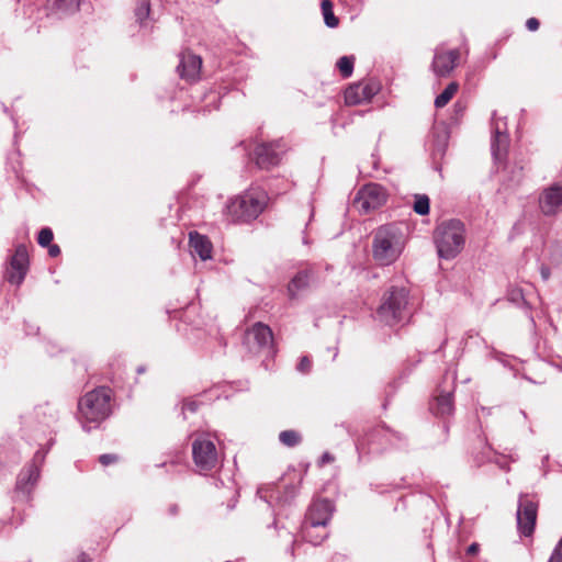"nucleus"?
I'll return each instance as SVG.
<instances>
[{
  "label": "nucleus",
  "instance_id": "nucleus-1",
  "mask_svg": "<svg viewBox=\"0 0 562 562\" xmlns=\"http://www.w3.org/2000/svg\"><path fill=\"white\" fill-rule=\"evenodd\" d=\"M78 409L82 428L86 431L97 428L111 414V390L101 386L88 392L79 400Z\"/></svg>",
  "mask_w": 562,
  "mask_h": 562
},
{
  "label": "nucleus",
  "instance_id": "nucleus-2",
  "mask_svg": "<svg viewBox=\"0 0 562 562\" xmlns=\"http://www.w3.org/2000/svg\"><path fill=\"white\" fill-rule=\"evenodd\" d=\"M411 315L409 291L398 285L387 288L376 310L379 321L387 326H395L406 322Z\"/></svg>",
  "mask_w": 562,
  "mask_h": 562
},
{
  "label": "nucleus",
  "instance_id": "nucleus-3",
  "mask_svg": "<svg viewBox=\"0 0 562 562\" xmlns=\"http://www.w3.org/2000/svg\"><path fill=\"white\" fill-rule=\"evenodd\" d=\"M467 231L460 220H446L439 223L434 231V243L439 258L454 259L464 248Z\"/></svg>",
  "mask_w": 562,
  "mask_h": 562
},
{
  "label": "nucleus",
  "instance_id": "nucleus-4",
  "mask_svg": "<svg viewBox=\"0 0 562 562\" xmlns=\"http://www.w3.org/2000/svg\"><path fill=\"white\" fill-rule=\"evenodd\" d=\"M405 247L401 229L394 225L379 227L372 239V256L380 266L395 262Z\"/></svg>",
  "mask_w": 562,
  "mask_h": 562
},
{
  "label": "nucleus",
  "instance_id": "nucleus-5",
  "mask_svg": "<svg viewBox=\"0 0 562 562\" xmlns=\"http://www.w3.org/2000/svg\"><path fill=\"white\" fill-rule=\"evenodd\" d=\"M267 201L263 190L252 188L231 200L227 212L234 222H250L261 214Z\"/></svg>",
  "mask_w": 562,
  "mask_h": 562
},
{
  "label": "nucleus",
  "instance_id": "nucleus-6",
  "mask_svg": "<svg viewBox=\"0 0 562 562\" xmlns=\"http://www.w3.org/2000/svg\"><path fill=\"white\" fill-rule=\"evenodd\" d=\"M333 513L334 504L329 499L314 501L308 507L301 527L302 538L314 546L321 544L328 537V532L324 531L322 535L313 538L312 531L318 528H326Z\"/></svg>",
  "mask_w": 562,
  "mask_h": 562
},
{
  "label": "nucleus",
  "instance_id": "nucleus-7",
  "mask_svg": "<svg viewBox=\"0 0 562 562\" xmlns=\"http://www.w3.org/2000/svg\"><path fill=\"white\" fill-rule=\"evenodd\" d=\"M403 439L401 432L394 431L385 425H379L370 429L362 438H359L356 447L359 451L368 448L369 451L380 452L389 446H397Z\"/></svg>",
  "mask_w": 562,
  "mask_h": 562
},
{
  "label": "nucleus",
  "instance_id": "nucleus-8",
  "mask_svg": "<svg viewBox=\"0 0 562 562\" xmlns=\"http://www.w3.org/2000/svg\"><path fill=\"white\" fill-rule=\"evenodd\" d=\"M288 150L289 145L283 138L271 142H261L255 147L254 160L259 169L270 170L281 162Z\"/></svg>",
  "mask_w": 562,
  "mask_h": 562
},
{
  "label": "nucleus",
  "instance_id": "nucleus-9",
  "mask_svg": "<svg viewBox=\"0 0 562 562\" xmlns=\"http://www.w3.org/2000/svg\"><path fill=\"white\" fill-rule=\"evenodd\" d=\"M192 456L200 472L213 470L218 463L216 446L210 435L201 434L192 442Z\"/></svg>",
  "mask_w": 562,
  "mask_h": 562
},
{
  "label": "nucleus",
  "instance_id": "nucleus-10",
  "mask_svg": "<svg viewBox=\"0 0 562 562\" xmlns=\"http://www.w3.org/2000/svg\"><path fill=\"white\" fill-rule=\"evenodd\" d=\"M492 156L495 164L502 165L504 164L507 156L509 136L507 133L506 117L498 116L496 112L493 113L492 117Z\"/></svg>",
  "mask_w": 562,
  "mask_h": 562
},
{
  "label": "nucleus",
  "instance_id": "nucleus-11",
  "mask_svg": "<svg viewBox=\"0 0 562 562\" xmlns=\"http://www.w3.org/2000/svg\"><path fill=\"white\" fill-rule=\"evenodd\" d=\"M245 344L249 351L259 353L266 351L267 353L273 352V334L268 325L256 323L250 329L246 331Z\"/></svg>",
  "mask_w": 562,
  "mask_h": 562
},
{
  "label": "nucleus",
  "instance_id": "nucleus-12",
  "mask_svg": "<svg viewBox=\"0 0 562 562\" xmlns=\"http://www.w3.org/2000/svg\"><path fill=\"white\" fill-rule=\"evenodd\" d=\"M448 373H446L443 382L437 387V394L430 404L431 412L440 417L450 416L454 411V374H451L450 383H448Z\"/></svg>",
  "mask_w": 562,
  "mask_h": 562
},
{
  "label": "nucleus",
  "instance_id": "nucleus-13",
  "mask_svg": "<svg viewBox=\"0 0 562 562\" xmlns=\"http://www.w3.org/2000/svg\"><path fill=\"white\" fill-rule=\"evenodd\" d=\"M541 214L546 217H555L562 213V183H554L544 188L538 198Z\"/></svg>",
  "mask_w": 562,
  "mask_h": 562
},
{
  "label": "nucleus",
  "instance_id": "nucleus-14",
  "mask_svg": "<svg viewBox=\"0 0 562 562\" xmlns=\"http://www.w3.org/2000/svg\"><path fill=\"white\" fill-rule=\"evenodd\" d=\"M538 504L533 502L527 494L520 495L517 509L518 530L525 537L533 532L537 519Z\"/></svg>",
  "mask_w": 562,
  "mask_h": 562
},
{
  "label": "nucleus",
  "instance_id": "nucleus-15",
  "mask_svg": "<svg viewBox=\"0 0 562 562\" xmlns=\"http://www.w3.org/2000/svg\"><path fill=\"white\" fill-rule=\"evenodd\" d=\"M44 453L37 451L31 464L23 469L18 475L15 491L26 497L40 477V465L44 461Z\"/></svg>",
  "mask_w": 562,
  "mask_h": 562
},
{
  "label": "nucleus",
  "instance_id": "nucleus-16",
  "mask_svg": "<svg viewBox=\"0 0 562 562\" xmlns=\"http://www.w3.org/2000/svg\"><path fill=\"white\" fill-rule=\"evenodd\" d=\"M355 201L360 204L361 210L369 212L385 203L386 191L378 183H369L359 190Z\"/></svg>",
  "mask_w": 562,
  "mask_h": 562
},
{
  "label": "nucleus",
  "instance_id": "nucleus-17",
  "mask_svg": "<svg viewBox=\"0 0 562 562\" xmlns=\"http://www.w3.org/2000/svg\"><path fill=\"white\" fill-rule=\"evenodd\" d=\"M29 270V252L25 245L21 244L15 248V251L10 260V269L7 279L10 283L20 285Z\"/></svg>",
  "mask_w": 562,
  "mask_h": 562
},
{
  "label": "nucleus",
  "instance_id": "nucleus-18",
  "mask_svg": "<svg viewBox=\"0 0 562 562\" xmlns=\"http://www.w3.org/2000/svg\"><path fill=\"white\" fill-rule=\"evenodd\" d=\"M380 90L375 81L358 82L350 85L345 91V101L349 105L369 102Z\"/></svg>",
  "mask_w": 562,
  "mask_h": 562
},
{
  "label": "nucleus",
  "instance_id": "nucleus-19",
  "mask_svg": "<svg viewBox=\"0 0 562 562\" xmlns=\"http://www.w3.org/2000/svg\"><path fill=\"white\" fill-rule=\"evenodd\" d=\"M460 57V52L458 49H451L445 52L442 48L438 47L435 50L434 60H432V70L438 77H447L457 66L458 59Z\"/></svg>",
  "mask_w": 562,
  "mask_h": 562
},
{
  "label": "nucleus",
  "instance_id": "nucleus-20",
  "mask_svg": "<svg viewBox=\"0 0 562 562\" xmlns=\"http://www.w3.org/2000/svg\"><path fill=\"white\" fill-rule=\"evenodd\" d=\"M201 66V57L187 52L180 57L178 71L182 79H186L187 81H194L200 77Z\"/></svg>",
  "mask_w": 562,
  "mask_h": 562
},
{
  "label": "nucleus",
  "instance_id": "nucleus-21",
  "mask_svg": "<svg viewBox=\"0 0 562 562\" xmlns=\"http://www.w3.org/2000/svg\"><path fill=\"white\" fill-rule=\"evenodd\" d=\"M189 244L191 248V252L193 255H196L201 258V260L205 261L207 259H211L212 257V243L210 239L201 235L198 232H190L189 233Z\"/></svg>",
  "mask_w": 562,
  "mask_h": 562
},
{
  "label": "nucleus",
  "instance_id": "nucleus-22",
  "mask_svg": "<svg viewBox=\"0 0 562 562\" xmlns=\"http://www.w3.org/2000/svg\"><path fill=\"white\" fill-rule=\"evenodd\" d=\"M312 278L310 270L299 271L288 286L289 296L295 299L297 294L308 288Z\"/></svg>",
  "mask_w": 562,
  "mask_h": 562
},
{
  "label": "nucleus",
  "instance_id": "nucleus-23",
  "mask_svg": "<svg viewBox=\"0 0 562 562\" xmlns=\"http://www.w3.org/2000/svg\"><path fill=\"white\" fill-rule=\"evenodd\" d=\"M449 140V132L446 126H435L432 131V154L442 156L447 149Z\"/></svg>",
  "mask_w": 562,
  "mask_h": 562
},
{
  "label": "nucleus",
  "instance_id": "nucleus-24",
  "mask_svg": "<svg viewBox=\"0 0 562 562\" xmlns=\"http://www.w3.org/2000/svg\"><path fill=\"white\" fill-rule=\"evenodd\" d=\"M80 0H49L48 8L53 14L64 16L75 13L79 9Z\"/></svg>",
  "mask_w": 562,
  "mask_h": 562
},
{
  "label": "nucleus",
  "instance_id": "nucleus-25",
  "mask_svg": "<svg viewBox=\"0 0 562 562\" xmlns=\"http://www.w3.org/2000/svg\"><path fill=\"white\" fill-rule=\"evenodd\" d=\"M459 86L457 82H450L445 90L436 98L435 105L437 108H443L457 93Z\"/></svg>",
  "mask_w": 562,
  "mask_h": 562
},
{
  "label": "nucleus",
  "instance_id": "nucleus-26",
  "mask_svg": "<svg viewBox=\"0 0 562 562\" xmlns=\"http://www.w3.org/2000/svg\"><path fill=\"white\" fill-rule=\"evenodd\" d=\"M321 8L325 24L328 27H336L339 23V20L334 14L333 2L330 0H323Z\"/></svg>",
  "mask_w": 562,
  "mask_h": 562
},
{
  "label": "nucleus",
  "instance_id": "nucleus-27",
  "mask_svg": "<svg viewBox=\"0 0 562 562\" xmlns=\"http://www.w3.org/2000/svg\"><path fill=\"white\" fill-rule=\"evenodd\" d=\"M474 459L477 465H481L486 461H495L503 470H509L508 467H505V464L499 462L498 458L496 457V453L492 450L490 446H484L482 452L480 454H476Z\"/></svg>",
  "mask_w": 562,
  "mask_h": 562
},
{
  "label": "nucleus",
  "instance_id": "nucleus-28",
  "mask_svg": "<svg viewBox=\"0 0 562 562\" xmlns=\"http://www.w3.org/2000/svg\"><path fill=\"white\" fill-rule=\"evenodd\" d=\"M150 13V4L148 0H138L137 5L135 8V18L140 26L147 25V19Z\"/></svg>",
  "mask_w": 562,
  "mask_h": 562
},
{
  "label": "nucleus",
  "instance_id": "nucleus-29",
  "mask_svg": "<svg viewBox=\"0 0 562 562\" xmlns=\"http://www.w3.org/2000/svg\"><path fill=\"white\" fill-rule=\"evenodd\" d=\"M279 440L286 447H295L302 441V436L296 430H283L279 434Z\"/></svg>",
  "mask_w": 562,
  "mask_h": 562
},
{
  "label": "nucleus",
  "instance_id": "nucleus-30",
  "mask_svg": "<svg viewBox=\"0 0 562 562\" xmlns=\"http://www.w3.org/2000/svg\"><path fill=\"white\" fill-rule=\"evenodd\" d=\"M353 56H342L337 61V67L344 78H349L353 71Z\"/></svg>",
  "mask_w": 562,
  "mask_h": 562
},
{
  "label": "nucleus",
  "instance_id": "nucleus-31",
  "mask_svg": "<svg viewBox=\"0 0 562 562\" xmlns=\"http://www.w3.org/2000/svg\"><path fill=\"white\" fill-rule=\"evenodd\" d=\"M429 198L426 194L415 196L414 211L419 215H427L429 213Z\"/></svg>",
  "mask_w": 562,
  "mask_h": 562
},
{
  "label": "nucleus",
  "instance_id": "nucleus-32",
  "mask_svg": "<svg viewBox=\"0 0 562 562\" xmlns=\"http://www.w3.org/2000/svg\"><path fill=\"white\" fill-rule=\"evenodd\" d=\"M258 496L267 502L269 506L274 507V501L281 502V497L279 493L274 491V488H259L257 491Z\"/></svg>",
  "mask_w": 562,
  "mask_h": 562
},
{
  "label": "nucleus",
  "instance_id": "nucleus-33",
  "mask_svg": "<svg viewBox=\"0 0 562 562\" xmlns=\"http://www.w3.org/2000/svg\"><path fill=\"white\" fill-rule=\"evenodd\" d=\"M53 238H54L53 231L49 227H44L38 233L37 243L42 247H47L52 244Z\"/></svg>",
  "mask_w": 562,
  "mask_h": 562
},
{
  "label": "nucleus",
  "instance_id": "nucleus-34",
  "mask_svg": "<svg viewBox=\"0 0 562 562\" xmlns=\"http://www.w3.org/2000/svg\"><path fill=\"white\" fill-rule=\"evenodd\" d=\"M312 368V362L307 356H304L300 359V362L296 366V370L301 373H308Z\"/></svg>",
  "mask_w": 562,
  "mask_h": 562
},
{
  "label": "nucleus",
  "instance_id": "nucleus-35",
  "mask_svg": "<svg viewBox=\"0 0 562 562\" xmlns=\"http://www.w3.org/2000/svg\"><path fill=\"white\" fill-rule=\"evenodd\" d=\"M200 402L196 400H186L182 406V414L186 416V412L195 413L199 408Z\"/></svg>",
  "mask_w": 562,
  "mask_h": 562
},
{
  "label": "nucleus",
  "instance_id": "nucleus-36",
  "mask_svg": "<svg viewBox=\"0 0 562 562\" xmlns=\"http://www.w3.org/2000/svg\"><path fill=\"white\" fill-rule=\"evenodd\" d=\"M549 562H562V538L555 546V548L549 559Z\"/></svg>",
  "mask_w": 562,
  "mask_h": 562
},
{
  "label": "nucleus",
  "instance_id": "nucleus-37",
  "mask_svg": "<svg viewBox=\"0 0 562 562\" xmlns=\"http://www.w3.org/2000/svg\"><path fill=\"white\" fill-rule=\"evenodd\" d=\"M117 457L115 454L105 453L99 457V461L102 465H109L116 462Z\"/></svg>",
  "mask_w": 562,
  "mask_h": 562
},
{
  "label": "nucleus",
  "instance_id": "nucleus-38",
  "mask_svg": "<svg viewBox=\"0 0 562 562\" xmlns=\"http://www.w3.org/2000/svg\"><path fill=\"white\" fill-rule=\"evenodd\" d=\"M539 21L536 19V18H530L527 20L526 22V27L531 31V32H535L539 29Z\"/></svg>",
  "mask_w": 562,
  "mask_h": 562
},
{
  "label": "nucleus",
  "instance_id": "nucleus-39",
  "mask_svg": "<svg viewBox=\"0 0 562 562\" xmlns=\"http://www.w3.org/2000/svg\"><path fill=\"white\" fill-rule=\"evenodd\" d=\"M540 276L543 281H548L551 276V270L548 266L541 265L540 267Z\"/></svg>",
  "mask_w": 562,
  "mask_h": 562
},
{
  "label": "nucleus",
  "instance_id": "nucleus-40",
  "mask_svg": "<svg viewBox=\"0 0 562 562\" xmlns=\"http://www.w3.org/2000/svg\"><path fill=\"white\" fill-rule=\"evenodd\" d=\"M48 247V254L50 257H57L60 254V248L56 244H50Z\"/></svg>",
  "mask_w": 562,
  "mask_h": 562
},
{
  "label": "nucleus",
  "instance_id": "nucleus-41",
  "mask_svg": "<svg viewBox=\"0 0 562 562\" xmlns=\"http://www.w3.org/2000/svg\"><path fill=\"white\" fill-rule=\"evenodd\" d=\"M335 460L334 456L330 454L329 452H324L321 457V464H326V463H330Z\"/></svg>",
  "mask_w": 562,
  "mask_h": 562
},
{
  "label": "nucleus",
  "instance_id": "nucleus-42",
  "mask_svg": "<svg viewBox=\"0 0 562 562\" xmlns=\"http://www.w3.org/2000/svg\"><path fill=\"white\" fill-rule=\"evenodd\" d=\"M477 552H479V544H477V543H475V542H474V543H472V544H470V546L468 547V549H467V553H468V554H475V553H477Z\"/></svg>",
  "mask_w": 562,
  "mask_h": 562
},
{
  "label": "nucleus",
  "instance_id": "nucleus-43",
  "mask_svg": "<svg viewBox=\"0 0 562 562\" xmlns=\"http://www.w3.org/2000/svg\"><path fill=\"white\" fill-rule=\"evenodd\" d=\"M324 531H326V528H318V529H314L312 531V537L313 538H316L317 536L322 535Z\"/></svg>",
  "mask_w": 562,
  "mask_h": 562
},
{
  "label": "nucleus",
  "instance_id": "nucleus-44",
  "mask_svg": "<svg viewBox=\"0 0 562 562\" xmlns=\"http://www.w3.org/2000/svg\"><path fill=\"white\" fill-rule=\"evenodd\" d=\"M177 510H178V508H177V506H176V505H172V506L170 507V513H171L172 515H176V514H177Z\"/></svg>",
  "mask_w": 562,
  "mask_h": 562
},
{
  "label": "nucleus",
  "instance_id": "nucleus-45",
  "mask_svg": "<svg viewBox=\"0 0 562 562\" xmlns=\"http://www.w3.org/2000/svg\"><path fill=\"white\" fill-rule=\"evenodd\" d=\"M557 367H558L560 370H562V360H561L559 363H557Z\"/></svg>",
  "mask_w": 562,
  "mask_h": 562
},
{
  "label": "nucleus",
  "instance_id": "nucleus-46",
  "mask_svg": "<svg viewBox=\"0 0 562 562\" xmlns=\"http://www.w3.org/2000/svg\"><path fill=\"white\" fill-rule=\"evenodd\" d=\"M137 371H138L139 373H142L144 370H143V368H138V370H137Z\"/></svg>",
  "mask_w": 562,
  "mask_h": 562
},
{
  "label": "nucleus",
  "instance_id": "nucleus-47",
  "mask_svg": "<svg viewBox=\"0 0 562 562\" xmlns=\"http://www.w3.org/2000/svg\"><path fill=\"white\" fill-rule=\"evenodd\" d=\"M225 562H232V561H225Z\"/></svg>",
  "mask_w": 562,
  "mask_h": 562
}]
</instances>
